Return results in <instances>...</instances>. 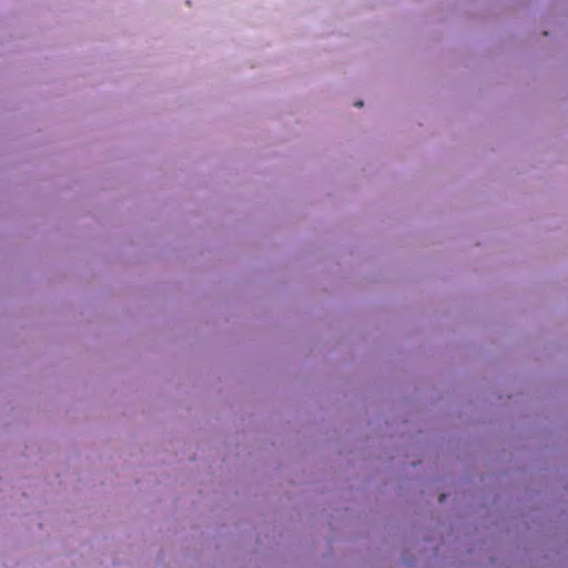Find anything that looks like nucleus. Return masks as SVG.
Returning a JSON list of instances; mask_svg holds the SVG:
<instances>
[{"label": "nucleus", "mask_w": 568, "mask_h": 568, "mask_svg": "<svg viewBox=\"0 0 568 568\" xmlns=\"http://www.w3.org/2000/svg\"><path fill=\"white\" fill-rule=\"evenodd\" d=\"M444 499H445V495H444V494H442V495H440V497H439V503H443V501H444Z\"/></svg>", "instance_id": "nucleus-2"}, {"label": "nucleus", "mask_w": 568, "mask_h": 568, "mask_svg": "<svg viewBox=\"0 0 568 568\" xmlns=\"http://www.w3.org/2000/svg\"><path fill=\"white\" fill-rule=\"evenodd\" d=\"M355 106H358V108L363 106V102L362 101L355 102Z\"/></svg>", "instance_id": "nucleus-1"}]
</instances>
